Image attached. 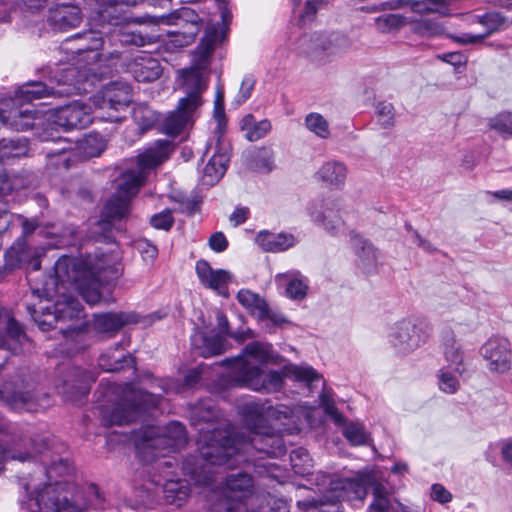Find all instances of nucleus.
I'll return each instance as SVG.
<instances>
[{
    "label": "nucleus",
    "mask_w": 512,
    "mask_h": 512,
    "mask_svg": "<svg viewBox=\"0 0 512 512\" xmlns=\"http://www.w3.org/2000/svg\"><path fill=\"white\" fill-rule=\"evenodd\" d=\"M229 161L230 153L227 146L214 152L203 169L202 183L208 186L215 185L225 174Z\"/></svg>",
    "instance_id": "nucleus-29"
},
{
    "label": "nucleus",
    "mask_w": 512,
    "mask_h": 512,
    "mask_svg": "<svg viewBox=\"0 0 512 512\" xmlns=\"http://www.w3.org/2000/svg\"><path fill=\"white\" fill-rule=\"evenodd\" d=\"M21 262V255L17 248L11 247L9 248L4 255V265L0 270V281L4 278V276L15 269Z\"/></svg>",
    "instance_id": "nucleus-59"
},
{
    "label": "nucleus",
    "mask_w": 512,
    "mask_h": 512,
    "mask_svg": "<svg viewBox=\"0 0 512 512\" xmlns=\"http://www.w3.org/2000/svg\"><path fill=\"white\" fill-rule=\"evenodd\" d=\"M124 71L137 82H153L162 74L158 59L146 52H139L123 62Z\"/></svg>",
    "instance_id": "nucleus-18"
},
{
    "label": "nucleus",
    "mask_w": 512,
    "mask_h": 512,
    "mask_svg": "<svg viewBox=\"0 0 512 512\" xmlns=\"http://www.w3.org/2000/svg\"><path fill=\"white\" fill-rule=\"evenodd\" d=\"M390 500L388 492L382 484L373 487V502L369 506V512H389Z\"/></svg>",
    "instance_id": "nucleus-52"
},
{
    "label": "nucleus",
    "mask_w": 512,
    "mask_h": 512,
    "mask_svg": "<svg viewBox=\"0 0 512 512\" xmlns=\"http://www.w3.org/2000/svg\"><path fill=\"white\" fill-rule=\"evenodd\" d=\"M438 378H439L438 384H439L440 390L447 394L456 393L460 387L459 380L455 376V374L451 373L450 371L446 370L445 368H442L439 371Z\"/></svg>",
    "instance_id": "nucleus-58"
},
{
    "label": "nucleus",
    "mask_w": 512,
    "mask_h": 512,
    "mask_svg": "<svg viewBox=\"0 0 512 512\" xmlns=\"http://www.w3.org/2000/svg\"><path fill=\"white\" fill-rule=\"evenodd\" d=\"M163 493L167 504L180 507L190 495L188 481L181 479H168L163 485Z\"/></svg>",
    "instance_id": "nucleus-37"
},
{
    "label": "nucleus",
    "mask_w": 512,
    "mask_h": 512,
    "mask_svg": "<svg viewBox=\"0 0 512 512\" xmlns=\"http://www.w3.org/2000/svg\"><path fill=\"white\" fill-rule=\"evenodd\" d=\"M478 22L486 27V32L482 34L462 33L459 35L448 34L447 37L460 45L478 44L484 41L493 32L499 30L504 24V17L498 12H489L478 17Z\"/></svg>",
    "instance_id": "nucleus-25"
},
{
    "label": "nucleus",
    "mask_w": 512,
    "mask_h": 512,
    "mask_svg": "<svg viewBox=\"0 0 512 512\" xmlns=\"http://www.w3.org/2000/svg\"><path fill=\"white\" fill-rule=\"evenodd\" d=\"M92 102L97 109L107 111L108 121H118L117 113L132 102V88L126 82H111L92 96Z\"/></svg>",
    "instance_id": "nucleus-14"
},
{
    "label": "nucleus",
    "mask_w": 512,
    "mask_h": 512,
    "mask_svg": "<svg viewBox=\"0 0 512 512\" xmlns=\"http://www.w3.org/2000/svg\"><path fill=\"white\" fill-rule=\"evenodd\" d=\"M178 20L184 22L181 30L170 32V43L177 48L185 47L194 42L201 29L202 21L194 10L183 7L179 10Z\"/></svg>",
    "instance_id": "nucleus-20"
},
{
    "label": "nucleus",
    "mask_w": 512,
    "mask_h": 512,
    "mask_svg": "<svg viewBox=\"0 0 512 512\" xmlns=\"http://www.w3.org/2000/svg\"><path fill=\"white\" fill-rule=\"evenodd\" d=\"M247 425V434L239 432L229 424L217 421L219 411L211 400L193 406L191 418L194 424L203 422L207 427L199 428V452L188 456L182 465L186 476L196 485L210 486L216 481V467L226 465L235 468L241 464L257 467L255 452L277 458L286 453L280 428L272 427L273 421L288 418L290 411L279 410L266 403L250 401L241 408Z\"/></svg>",
    "instance_id": "nucleus-1"
},
{
    "label": "nucleus",
    "mask_w": 512,
    "mask_h": 512,
    "mask_svg": "<svg viewBox=\"0 0 512 512\" xmlns=\"http://www.w3.org/2000/svg\"><path fill=\"white\" fill-rule=\"evenodd\" d=\"M137 249L145 261H153L158 255L157 247L148 240L137 241Z\"/></svg>",
    "instance_id": "nucleus-61"
},
{
    "label": "nucleus",
    "mask_w": 512,
    "mask_h": 512,
    "mask_svg": "<svg viewBox=\"0 0 512 512\" xmlns=\"http://www.w3.org/2000/svg\"><path fill=\"white\" fill-rule=\"evenodd\" d=\"M102 498L98 487L90 484L82 491L67 481L49 483L35 490L21 503L20 512H82L88 507H100Z\"/></svg>",
    "instance_id": "nucleus-4"
},
{
    "label": "nucleus",
    "mask_w": 512,
    "mask_h": 512,
    "mask_svg": "<svg viewBox=\"0 0 512 512\" xmlns=\"http://www.w3.org/2000/svg\"><path fill=\"white\" fill-rule=\"evenodd\" d=\"M104 396L109 399L115 396L112 408L101 406V420L105 426H121L134 422L144 412L155 408L161 400V395L136 389L132 383L109 384Z\"/></svg>",
    "instance_id": "nucleus-5"
},
{
    "label": "nucleus",
    "mask_w": 512,
    "mask_h": 512,
    "mask_svg": "<svg viewBox=\"0 0 512 512\" xmlns=\"http://www.w3.org/2000/svg\"><path fill=\"white\" fill-rule=\"evenodd\" d=\"M376 114L379 125L384 129H390L395 124V109L392 103L381 101L376 106Z\"/></svg>",
    "instance_id": "nucleus-53"
},
{
    "label": "nucleus",
    "mask_w": 512,
    "mask_h": 512,
    "mask_svg": "<svg viewBox=\"0 0 512 512\" xmlns=\"http://www.w3.org/2000/svg\"><path fill=\"white\" fill-rule=\"evenodd\" d=\"M308 211L311 219L331 234H336L344 225L340 215L339 203L335 200L312 203Z\"/></svg>",
    "instance_id": "nucleus-19"
},
{
    "label": "nucleus",
    "mask_w": 512,
    "mask_h": 512,
    "mask_svg": "<svg viewBox=\"0 0 512 512\" xmlns=\"http://www.w3.org/2000/svg\"><path fill=\"white\" fill-rule=\"evenodd\" d=\"M150 224L156 229L169 230L174 224L172 211L165 209L164 211L153 215L150 219Z\"/></svg>",
    "instance_id": "nucleus-60"
},
{
    "label": "nucleus",
    "mask_w": 512,
    "mask_h": 512,
    "mask_svg": "<svg viewBox=\"0 0 512 512\" xmlns=\"http://www.w3.org/2000/svg\"><path fill=\"white\" fill-rule=\"evenodd\" d=\"M139 321V315L134 312L100 313L94 315L93 327L99 333H115L125 325Z\"/></svg>",
    "instance_id": "nucleus-26"
},
{
    "label": "nucleus",
    "mask_w": 512,
    "mask_h": 512,
    "mask_svg": "<svg viewBox=\"0 0 512 512\" xmlns=\"http://www.w3.org/2000/svg\"><path fill=\"white\" fill-rule=\"evenodd\" d=\"M219 491L209 496L210 512H238L243 501L254 492V479L247 472L230 473L221 482Z\"/></svg>",
    "instance_id": "nucleus-9"
},
{
    "label": "nucleus",
    "mask_w": 512,
    "mask_h": 512,
    "mask_svg": "<svg viewBox=\"0 0 512 512\" xmlns=\"http://www.w3.org/2000/svg\"><path fill=\"white\" fill-rule=\"evenodd\" d=\"M183 78L191 91L179 100L176 110L170 112L161 124V131L172 137L181 134L192 123L194 113L202 105L201 92L206 88L205 80L197 69L183 71Z\"/></svg>",
    "instance_id": "nucleus-7"
},
{
    "label": "nucleus",
    "mask_w": 512,
    "mask_h": 512,
    "mask_svg": "<svg viewBox=\"0 0 512 512\" xmlns=\"http://www.w3.org/2000/svg\"><path fill=\"white\" fill-rule=\"evenodd\" d=\"M0 402L14 411L35 412L45 406L47 395L39 393L32 374H21L3 384L0 388Z\"/></svg>",
    "instance_id": "nucleus-8"
},
{
    "label": "nucleus",
    "mask_w": 512,
    "mask_h": 512,
    "mask_svg": "<svg viewBox=\"0 0 512 512\" xmlns=\"http://www.w3.org/2000/svg\"><path fill=\"white\" fill-rule=\"evenodd\" d=\"M44 316L47 317L45 320L36 321L42 330H49L55 328L56 324L60 321H67L78 319L82 316L83 307L81 303L74 297L66 294H62L53 306L43 308Z\"/></svg>",
    "instance_id": "nucleus-17"
},
{
    "label": "nucleus",
    "mask_w": 512,
    "mask_h": 512,
    "mask_svg": "<svg viewBox=\"0 0 512 512\" xmlns=\"http://www.w3.org/2000/svg\"><path fill=\"white\" fill-rule=\"evenodd\" d=\"M352 245L355 253L360 260V265L363 270L370 272L375 267L378 259L377 250L373 245L366 239L358 236L353 237Z\"/></svg>",
    "instance_id": "nucleus-38"
},
{
    "label": "nucleus",
    "mask_w": 512,
    "mask_h": 512,
    "mask_svg": "<svg viewBox=\"0 0 512 512\" xmlns=\"http://www.w3.org/2000/svg\"><path fill=\"white\" fill-rule=\"evenodd\" d=\"M480 353L487 361L492 372L505 373L511 369V343L505 337H491L480 348Z\"/></svg>",
    "instance_id": "nucleus-16"
},
{
    "label": "nucleus",
    "mask_w": 512,
    "mask_h": 512,
    "mask_svg": "<svg viewBox=\"0 0 512 512\" xmlns=\"http://www.w3.org/2000/svg\"><path fill=\"white\" fill-rule=\"evenodd\" d=\"M256 78L252 74L245 75L242 79L239 91L235 96L234 102L240 106L244 104L252 96L255 89Z\"/></svg>",
    "instance_id": "nucleus-57"
},
{
    "label": "nucleus",
    "mask_w": 512,
    "mask_h": 512,
    "mask_svg": "<svg viewBox=\"0 0 512 512\" xmlns=\"http://www.w3.org/2000/svg\"><path fill=\"white\" fill-rule=\"evenodd\" d=\"M173 150L171 141L156 140L137 156V168L145 174L146 170L154 169L168 160Z\"/></svg>",
    "instance_id": "nucleus-23"
},
{
    "label": "nucleus",
    "mask_w": 512,
    "mask_h": 512,
    "mask_svg": "<svg viewBox=\"0 0 512 512\" xmlns=\"http://www.w3.org/2000/svg\"><path fill=\"white\" fill-rule=\"evenodd\" d=\"M256 243L267 252H281L295 245V237L289 233H272L260 231L256 236Z\"/></svg>",
    "instance_id": "nucleus-33"
},
{
    "label": "nucleus",
    "mask_w": 512,
    "mask_h": 512,
    "mask_svg": "<svg viewBox=\"0 0 512 512\" xmlns=\"http://www.w3.org/2000/svg\"><path fill=\"white\" fill-rule=\"evenodd\" d=\"M33 445V452H10L0 444V474L3 472L4 466L8 460L26 462L34 458L36 454L42 455V463L45 466V472L49 479L54 475H69L73 471V466L68 459L63 457L56 459L48 457L47 452L51 449L49 439H35L33 440Z\"/></svg>",
    "instance_id": "nucleus-12"
},
{
    "label": "nucleus",
    "mask_w": 512,
    "mask_h": 512,
    "mask_svg": "<svg viewBox=\"0 0 512 512\" xmlns=\"http://www.w3.org/2000/svg\"><path fill=\"white\" fill-rule=\"evenodd\" d=\"M241 129L245 131V137L254 142L263 138L271 130V123L266 119L256 122L253 115L248 114L241 120Z\"/></svg>",
    "instance_id": "nucleus-39"
},
{
    "label": "nucleus",
    "mask_w": 512,
    "mask_h": 512,
    "mask_svg": "<svg viewBox=\"0 0 512 512\" xmlns=\"http://www.w3.org/2000/svg\"><path fill=\"white\" fill-rule=\"evenodd\" d=\"M191 343L198 354L204 358L222 354L225 351V340L222 335L206 336L195 334Z\"/></svg>",
    "instance_id": "nucleus-36"
},
{
    "label": "nucleus",
    "mask_w": 512,
    "mask_h": 512,
    "mask_svg": "<svg viewBox=\"0 0 512 512\" xmlns=\"http://www.w3.org/2000/svg\"><path fill=\"white\" fill-rule=\"evenodd\" d=\"M91 123V107L85 103L74 101L46 113L45 128L40 137L43 141H54L60 139L53 134L57 128L63 131H72L84 129Z\"/></svg>",
    "instance_id": "nucleus-10"
},
{
    "label": "nucleus",
    "mask_w": 512,
    "mask_h": 512,
    "mask_svg": "<svg viewBox=\"0 0 512 512\" xmlns=\"http://www.w3.org/2000/svg\"><path fill=\"white\" fill-rule=\"evenodd\" d=\"M195 271L201 285L218 292L220 295H227L228 284L232 281V275L229 271L224 269L214 270L204 259L196 262Z\"/></svg>",
    "instance_id": "nucleus-21"
},
{
    "label": "nucleus",
    "mask_w": 512,
    "mask_h": 512,
    "mask_svg": "<svg viewBox=\"0 0 512 512\" xmlns=\"http://www.w3.org/2000/svg\"><path fill=\"white\" fill-rule=\"evenodd\" d=\"M302 42L311 43V46L304 50V52L310 55H314L315 57H321L323 54L331 56L338 53V49L334 45L331 37L326 35H316L315 37H311L309 39L305 36L302 38Z\"/></svg>",
    "instance_id": "nucleus-41"
},
{
    "label": "nucleus",
    "mask_w": 512,
    "mask_h": 512,
    "mask_svg": "<svg viewBox=\"0 0 512 512\" xmlns=\"http://www.w3.org/2000/svg\"><path fill=\"white\" fill-rule=\"evenodd\" d=\"M431 331V324L426 319L405 318L390 328L388 339L396 352L408 354L424 345Z\"/></svg>",
    "instance_id": "nucleus-11"
},
{
    "label": "nucleus",
    "mask_w": 512,
    "mask_h": 512,
    "mask_svg": "<svg viewBox=\"0 0 512 512\" xmlns=\"http://www.w3.org/2000/svg\"><path fill=\"white\" fill-rule=\"evenodd\" d=\"M276 356L277 355L275 354L270 343L254 341L248 343L244 347L242 354L236 358L247 359L251 363L261 367L263 364L274 363Z\"/></svg>",
    "instance_id": "nucleus-35"
},
{
    "label": "nucleus",
    "mask_w": 512,
    "mask_h": 512,
    "mask_svg": "<svg viewBox=\"0 0 512 512\" xmlns=\"http://www.w3.org/2000/svg\"><path fill=\"white\" fill-rule=\"evenodd\" d=\"M347 174L348 169L344 162L330 160L319 168L316 177L326 186L341 190L345 186Z\"/></svg>",
    "instance_id": "nucleus-30"
},
{
    "label": "nucleus",
    "mask_w": 512,
    "mask_h": 512,
    "mask_svg": "<svg viewBox=\"0 0 512 512\" xmlns=\"http://www.w3.org/2000/svg\"><path fill=\"white\" fill-rule=\"evenodd\" d=\"M145 180V174L138 168L123 172L116 186L114 194L131 200L139 191Z\"/></svg>",
    "instance_id": "nucleus-34"
},
{
    "label": "nucleus",
    "mask_w": 512,
    "mask_h": 512,
    "mask_svg": "<svg viewBox=\"0 0 512 512\" xmlns=\"http://www.w3.org/2000/svg\"><path fill=\"white\" fill-rule=\"evenodd\" d=\"M411 31L423 38H434L445 34L442 23L429 18L412 21Z\"/></svg>",
    "instance_id": "nucleus-43"
},
{
    "label": "nucleus",
    "mask_w": 512,
    "mask_h": 512,
    "mask_svg": "<svg viewBox=\"0 0 512 512\" xmlns=\"http://www.w3.org/2000/svg\"><path fill=\"white\" fill-rule=\"evenodd\" d=\"M28 152V146L24 139H2L0 140V163L5 164L8 161L25 156Z\"/></svg>",
    "instance_id": "nucleus-40"
},
{
    "label": "nucleus",
    "mask_w": 512,
    "mask_h": 512,
    "mask_svg": "<svg viewBox=\"0 0 512 512\" xmlns=\"http://www.w3.org/2000/svg\"><path fill=\"white\" fill-rule=\"evenodd\" d=\"M276 282L279 285H283L286 287V295L291 299H303L307 294L308 281L297 270L278 274L276 276Z\"/></svg>",
    "instance_id": "nucleus-32"
},
{
    "label": "nucleus",
    "mask_w": 512,
    "mask_h": 512,
    "mask_svg": "<svg viewBox=\"0 0 512 512\" xmlns=\"http://www.w3.org/2000/svg\"><path fill=\"white\" fill-rule=\"evenodd\" d=\"M441 347L445 360L455 373L462 375L465 371L463 359L464 352L456 340L454 331L445 328L441 332Z\"/></svg>",
    "instance_id": "nucleus-28"
},
{
    "label": "nucleus",
    "mask_w": 512,
    "mask_h": 512,
    "mask_svg": "<svg viewBox=\"0 0 512 512\" xmlns=\"http://www.w3.org/2000/svg\"><path fill=\"white\" fill-rule=\"evenodd\" d=\"M98 364L103 371L114 372L122 370L125 367H132L135 365V362L130 354L116 356L113 351L102 354L99 357Z\"/></svg>",
    "instance_id": "nucleus-42"
},
{
    "label": "nucleus",
    "mask_w": 512,
    "mask_h": 512,
    "mask_svg": "<svg viewBox=\"0 0 512 512\" xmlns=\"http://www.w3.org/2000/svg\"><path fill=\"white\" fill-rule=\"evenodd\" d=\"M250 216V210L248 207L244 206H238L235 208V210L232 212V214L229 217L230 222L233 224L234 227H237L244 222L247 221V219Z\"/></svg>",
    "instance_id": "nucleus-64"
},
{
    "label": "nucleus",
    "mask_w": 512,
    "mask_h": 512,
    "mask_svg": "<svg viewBox=\"0 0 512 512\" xmlns=\"http://www.w3.org/2000/svg\"><path fill=\"white\" fill-rule=\"evenodd\" d=\"M130 201L114 194L104 207V215L113 220L126 217L130 211Z\"/></svg>",
    "instance_id": "nucleus-46"
},
{
    "label": "nucleus",
    "mask_w": 512,
    "mask_h": 512,
    "mask_svg": "<svg viewBox=\"0 0 512 512\" xmlns=\"http://www.w3.org/2000/svg\"><path fill=\"white\" fill-rule=\"evenodd\" d=\"M326 484L329 485V488L327 489L328 495L325 496V502L358 501L362 503L368 493L366 483L362 479H332L330 476L323 474L322 483H317L319 490H324ZM297 503L299 507L308 509L323 504L324 501L305 500Z\"/></svg>",
    "instance_id": "nucleus-13"
},
{
    "label": "nucleus",
    "mask_w": 512,
    "mask_h": 512,
    "mask_svg": "<svg viewBox=\"0 0 512 512\" xmlns=\"http://www.w3.org/2000/svg\"><path fill=\"white\" fill-rule=\"evenodd\" d=\"M0 119L5 126L16 131H26L40 125L45 128L43 118L32 109L12 108L8 112L0 110Z\"/></svg>",
    "instance_id": "nucleus-24"
},
{
    "label": "nucleus",
    "mask_w": 512,
    "mask_h": 512,
    "mask_svg": "<svg viewBox=\"0 0 512 512\" xmlns=\"http://www.w3.org/2000/svg\"><path fill=\"white\" fill-rule=\"evenodd\" d=\"M28 341L21 325L14 319L9 318L6 326V333L0 335V348L18 355L23 351L25 343Z\"/></svg>",
    "instance_id": "nucleus-31"
},
{
    "label": "nucleus",
    "mask_w": 512,
    "mask_h": 512,
    "mask_svg": "<svg viewBox=\"0 0 512 512\" xmlns=\"http://www.w3.org/2000/svg\"><path fill=\"white\" fill-rule=\"evenodd\" d=\"M132 117L142 132L151 129L158 121V114L143 103L136 104L133 107Z\"/></svg>",
    "instance_id": "nucleus-45"
},
{
    "label": "nucleus",
    "mask_w": 512,
    "mask_h": 512,
    "mask_svg": "<svg viewBox=\"0 0 512 512\" xmlns=\"http://www.w3.org/2000/svg\"><path fill=\"white\" fill-rule=\"evenodd\" d=\"M290 462L296 474L304 476L311 473L313 461L306 449L302 447L294 449L290 454Z\"/></svg>",
    "instance_id": "nucleus-47"
},
{
    "label": "nucleus",
    "mask_w": 512,
    "mask_h": 512,
    "mask_svg": "<svg viewBox=\"0 0 512 512\" xmlns=\"http://www.w3.org/2000/svg\"><path fill=\"white\" fill-rule=\"evenodd\" d=\"M186 442L185 426L178 421H172L165 426L162 433H159L158 428H147L141 437L136 438L135 447L139 459L144 464H151L182 448Z\"/></svg>",
    "instance_id": "nucleus-6"
},
{
    "label": "nucleus",
    "mask_w": 512,
    "mask_h": 512,
    "mask_svg": "<svg viewBox=\"0 0 512 512\" xmlns=\"http://www.w3.org/2000/svg\"><path fill=\"white\" fill-rule=\"evenodd\" d=\"M431 498L441 504L452 500V494L441 484H433L431 487Z\"/></svg>",
    "instance_id": "nucleus-62"
},
{
    "label": "nucleus",
    "mask_w": 512,
    "mask_h": 512,
    "mask_svg": "<svg viewBox=\"0 0 512 512\" xmlns=\"http://www.w3.org/2000/svg\"><path fill=\"white\" fill-rule=\"evenodd\" d=\"M218 40V28L215 25H208L199 45V50L203 57H207L211 54Z\"/></svg>",
    "instance_id": "nucleus-54"
},
{
    "label": "nucleus",
    "mask_w": 512,
    "mask_h": 512,
    "mask_svg": "<svg viewBox=\"0 0 512 512\" xmlns=\"http://www.w3.org/2000/svg\"><path fill=\"white\" fill-rule=\"evenodd\" d=\"M320 406L324 409L325 413L337 425H342L345 422L344 416L338 411L335 403L328 392H323L320 397Z\"/></svg>",
    "instance_id": "nucleus-56"
},
{
    "label": "nucleus",
    "mask_w": 512,
    "mask_h": 512,
    "mask_svg": "<svg viewBox=\"0 0 512 512\" xmlns=\"http://www.w3.org/2000/svg\"><path fill=\"white\" fill-rule=\"evenodd\" d=\"M105 141L102 136L97 133H90L85 136L80 144V148L85 157H97L105 149Z\"/></svg>",
    "instance_id": "nucleus-49"
},
{
    "label": "nucleus",
    "mask_w": 512,
    "mask_h": 512,
    "mask_svg": "<svg viewBox=\"0 0 512 512\" xmlns=\"http://www.w3.org/2000/svg\"><path fill=\"white\" fill-rule=\"evenodd\" d=\"M56 285L73 287L89 305L102 300L100 287L103 282L117 280L122 266L106 254L76 258L63 255L54 265Z\"/></svg>",
    "instance_id": "nucleus-2"
},
{
    "label": "nucleus",
    "mask_w": 512,
    "mask_h": 512,
    "mask_svg": "<svg viewBox=\"0 0 512 512\" xmlns=\"http://www.w3.org/2000/svg\"><path fill=\"white\" fill-rule=\"evenodd\" d=\"M343 434L352 445H363L368 441V435L363 425L359 423L348 424Z\"/></svg>",
    "instance_id": "nucleus-55"
},
{
    "label": "nucleus",
    "mask_w": 512,
    "mask_h": 512,
    "mask_svg": "<svg viewBox=\"0 0 512 512\" xmlns=\"http://www.w3.org/2000/svg\"><path fill=\"white\" fill-rule=\"evenodd\" d=\"M210 248L217 252H223L228 247V241L222 232H215L209 238Z\"/></svg>",
    "instance_id": "nucleus-63"
},
{
    "label": "nucleus",
    "mask_w": 512,
    "mask_h": 512,
    "mask_svg": "<svg viewBox=\"0 0 512 512\" xmlns=\"http://www.w3.org/2000/svg\"><path fill=\"white\" fill-rule=\"evenodd\" d=\"M428 3V0H390L381 3L376 10H397L409 6L417 14L433 13V8Z\"/></svg>",
    "instance_id": "nucleus-44"
},
{
    "label": "nucleus",
    "mask_w": 512,
    "mask_h": 512,
    "mask_svg": "<svg viewBox=\"0 0 512 512\" xmlns=\"http://www.w3.org/2000/svg\"><path fill=\"white\" fill-rule=\"evenodd\" d=\"M490 129L495 130L504 137H512V113L501 112L489 119Z\"/></svg>",
    "instance_id": "nucleus-51"
},
{
    "label": "nucleus",
    "mask_w": 512,
    "mask_h": 512,
    "mask_svg": "<svg viewBox=\"0 0 512 512\" xmlns=\"http://www.w3.org/2000/svg\"><path fill=\"white\" fill-rule=\"evenodd\" d=\"M406 24V17L400 14H384L375 18V28L381 33L396 32Z\"/></svg>",
    "instance_id": "nucleus-48"
},
{
    "label": "nucleus",
    "mask_w": 512,
    "mask_h": 512,
    "mask_svg": "<svg viewBox=\"0 0 512 512\" xmlns=\"http://www.w3.org/2000/svg\"><path fill=\"white\" fill-rule=\"evenodd\" d=\"M57 373L56 389L72 402L86 396L89 393L90 384L96 379L93 372L74 366L58 367Z\"/></svg>",
    "instance_id": "nucleus-15"
},
{
    "label": "nucleus",
    "mask_w": 512,
    "mask_h": 512,
    "mask_svg": "<svg viewBox=\"0 0 512 512\" xmlns=\"http://www.w3.org/2000/svg\"><path fill=\"white\" fill-rule=\"evenodd\" d=\"M82 15L79 7L59 4L49 10L48 23L55 31H67L80 24Z\"/></svg>",
    "instance_id": "nucleus-27"
},
{
    "label": "nucleus",
    "mask_w": 512,
    "mask_h": 512,
    "mask_svg": "<svg viewBox=\"0 0 512 512\" xmlns=\"http://www.w3.org/2000/svg\"><path fill=\"white\" fill-rule=\"evenodd\" d=\"M237 300L252 316L260 321H270L274 326H280L285 322L283 317L270 310L264 299L249 290H240L237 293Z\"/></svg>",
    "instance_id": "nucleus-22"
},
{
    "label": "nucleus",
    "mask_w": 512,
    "mask_h": 512,
    "mask_svg": "<svg viewBox=\"0 0 512 512\" xmlns=\"http://www.w3.org/2000/svg\"><path fill=\"white\" fill-rule=\"evenodd\" d=\"M223 364L230 368V377L234 385L257 392L273 393L281 390L284 378L294 379L309 387L321 379L317 371L308 365L287 364L280 371L271 370L264 374L259 365L243 358L225 359Z\"/></svg>",
    "instance_id": "nucleus-3"
},
{
    "label": "nucleus",
    "mask_w": 512,
    "mask_h": 512,
    "mask_svg": "<svg viewBox=\"0 0 512 512\" xmlns=\"http://www.w3.org/2000/svg\"><path fill=\"white\" fill-rule=\"evenodd\" d=\"M305 125L309 131L322 139L330 136L329 123L319 113H310L305 118Z\"/></svg>",
    "instance_id": "nucleus-50"
}]
</instances>
